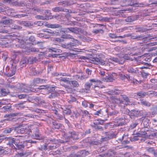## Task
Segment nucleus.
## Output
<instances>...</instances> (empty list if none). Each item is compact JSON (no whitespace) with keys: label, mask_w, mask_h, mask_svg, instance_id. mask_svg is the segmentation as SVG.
Returning <instances> with one entry per match:
<instances>
[{"label":"nucleus","mask_w":157,"mask_h":157,"mask_svg":"<svg viewBox=\"0 0 157 157\" xmlns=\"http://www.w3.org/2000/svg\"><path fill=\"white\" fill-rule=\"evenodd\" d=\"M26 58L23 59L20 61V64L21 67H25L26 64Z\"/></svg>","instance_id":"4c0bfd02"},{"label":"nucleus","mask_w":157,"mask_h":157,"mask_svg":"<svg viewBox=\"0 0 157 157\" xmlns=\"http://www.w3.org/2000/svg\"><path fill=\"white\" fill-rule=\"evenodd\" d=\"M44 142L46 144H50V145L48 146V148L49 150L55 149L58 147L60 145V143H63L64 141L61 140L56 139H44Z\"/></svg>","instance_id":"f257e3e1"},{"label":"nucleus","mask_w":157,"mask_h":157,"mask_svg":"<svg viewBox=\"0 0 157 157\" xmlns=\"http://www.w3.org/2000/svg\"><path fill=\"white\" fill-rule=\"evenodd\" d=\"M128 135L127 134L124 135L122 137V138L120 139V140H123L124 142L125 143H128L129 142L126 139L128 138Z\"/></svg>","instance_id":"c9c22d12"},{"label":"nucleus","mask_w":157,"mask_h":157,"mask_svg":"<svg viewBox=\"0 0 157 157\" xmlns=\"http://www.w3.org/2000/svg\"><path fill=\"white\" fill-rule=\"evenodd\" d=\"M92 83H89V82H86L84 85L85 89L89 91Z\"/></svg>","instance_id":"f704fd0d"},{"label":"nucleus","mask_w":157,"mask_h":157,"mask_svg":"<svg viewBox=\"0 0 157 157\" xmlns=\"http://www.w3.org/2000/svg\"><path fill=\"white\" fill-rule=\"evenodd\" d=\"M53 128L56 129H59L61 126V124L56 122H53Z\"/></svg>","instance_id":"58836bf2"},{"label":"nucleus","mask_w":157,"mask_h":157,"mask_svg":"<svg viewBox=\"0 0 157 157\" xmlns=\"http://www.w3.org/2000/svg\"><path fill=\"white\" fill-rule=\"evenodd\" d=\"M34 24L39 26H41L43 25V21H36L34 22Z\"/></svg>","instance_id":"864d4df0"},{"label":"nucleus","mask_w":157,"mask_h":157,"mask_svg":"<svg viewBox=\"0 0 157 157\" xmlns=\"http://www.w3.org/2000/svg\"><path fill=\"white\" fill-rule=\"evenodd\" d=\"M138 17L139 16L137 15L129 16L125 19V20L127 22H130L136 20Z\"/></svg>","instance_id":"dca6fc26"},{"label":"nucleus","mask_w":157,"mask_h":157,"mask_svg":"<svg viewBox=\"0 0 157 157\" xmlns=\"http://www.w3.org/2000/svg\"><path fill=\"white\" fill-rule=\"evenodd\" d=\"M128 112V114L130 117H137L138 114H139L140 112V111L139 110H133L131 111L127 109Z\"/></svg>","instance_id":"9b49d317"},{"label":"nucleus","mask_w":157,"mask_h":157,"mask_svg":"<svg viewBox=\"0 0 157 157\" xmlns=\"http://www.w3.org/2000/svg\"><path fill=\"white\" fill-rule=\"evenodd\" d=\"M110 99L112 100L113 102H115L117 104L118 103L121 99L120 98H116L115 96L113 95L111 96L110 97Z\"/></svg>","instance_id":"2f4dec72"},{"label":"nucleus","mask_w":157,"mask_h":157,"mask_svg":"<svg viewBox=\"0 0 157 157\" xmlns=\"http://www.w3.org/2000/svg\"><path fill=\"white\" fill-rule=\"evenodd\" d=\"M13 118L12 117V115H10V117H8L7 118L3 120L2 121V122H6L7 121H12Z\"/></svg>","instance_id":"bf43d9fd"},{"label":"nucleus","mask_w":157,"mask_h":157,"mask_svg":"<svg viewBox=\"0 0 157 157\" xmlns=\"http://www.w3.org/2000/svg\"><path fill=\"white\" fill-rule=\"evenodd\" d=\"M38 88L40 89V90L41 89H47L48 90L50 91V89H51V87L48 86H41Z\"/></svg>","instance_id":"8fccbe9b"},{"label":"nucleus","mask_w":157,"mask_h":157,"mask_svg":"<svg viewBox=\"0 0 157 157\" xmlns=\"http://www.w3.org/2000/svg\"><path fill=\"white\" fill-rule=\"evenodd\" d=\"M144 4L143 3H136L133 4V5L136 7H143Z\"/></svg>","instance_id":"338daca9"},{"label":"nucleus","mask_w":157,"mask_h":157,"mask_svg":"<svg viewBox=\"0 0 157 157\" xmlns=\"http://www.w3.org/2000/svg\"><path fill=\"white\" fill-rule=\"evenodd\" d=\"M127 71L129 73H131L133 74H137L139 73V70L137 68H133L131 67H129L127 69Z\"/></svg>","instance_id":"ddd939ff"},{"label":"nucleus","mask_w":157,"mask_h":157,"mask_svg":"<svg viewBox=\"0 0 157 157\" xmlns=\"http://www.w3.org/2000/svg\"><path fill=\"white\" fill-rule=\"evenodd\" d=\"M117 104L119 106L123 108H124L126 105V104L124 103V101L121 99Z\"/></svg>","instance_id":"ea45409f"},{"label":"nucleus","mask_w":157,"mask_h":157,"mask_svg":"<svg viewBox=\"0 0 157 157\" xmlns=\"http://www.w3.org/2000/svg\"><path fill=\"white\" fill-rule=\"evenodd\" d=\"M17 142L15 143L16 147L14 146V147H15L16 149H21L22 148H24V145L21 144V143H20L19 140H17Z\"/></svg>","instance_id":"5701e85b"},{"label":"nucleus","mask_w":157,"mask_h":157,"mask_svg":"<svg viewBox=\"0 0 157 157\" xmlns=\"http://www.w3.org/2000/svg\"><path fill=\"white\" fill-rule=\"evenodd\" d=\"M104 120L100 119L95 120L93 123V124L92 125V126L96 129L102 130V127L98 126V125L102 124L104 123Z\"/></svg>","instance_id":"20e7f679"},{"label":"nucleus","mask_w":157,"mask_h":157,"mask_svg":"<svg viewBox=\"0 0 157 157\" xmlns=\"http://www.w3.org/2000/svg\"><path fill=\"white\" fill-rule=\"evenodd\" d=\"M83 152V151H81L77 153L73 152L68 156V157H81L82 156Z\"/></svg>","instance_id":"4468645a"},{"label":"nucleus","mask_w":157,"mask_h":157,"mask_svg":"<svg viewBox=\"0 0 157 157\" xmlns=\"http://www.w3.org/2000/svg\"><path fill=\"white\" fill-rule=\"evenodd\" d=\"M52 10L54 12H59V11L64 10V9L59 7H56L52 9Z\"/></svg>","instance_id":"09e8293b"},{"label":"nucleus","mask_w":157,"mask_h":157,"mask_svg":"<svg viewBox=\"0 0 157 157\" xmlns=\"http://www.w3.org/2000/svg\"><path fill=\"white\" fill-rule=\"evenodd\" d=\"M104 81H106V82H111L113 81V78L110 76H106L104 78Z\"/></svg>","instance_id":"e433bc0d"},{"label":"nucleus","mask_w":157,"mask_h":157,"mask_svg":"<svg viewBox=\"0 0 157 157\" xmlns=\"http://www.w3.org/2000/svg\"><path fill=\"white\" fill-rule=\"evenodd\" d=\"M18 0H4V2L13 5H16L18 4Z\"/></svg>","instance_id":"b1692460"},{"label":"nucleus","mask_w":157,"mask_h":157,"mask_svg":"<svg viewBox=\"0 0 157 157\" xmlns=\"http://www.w3.org/2000/svg\"><path fill=\"white\" fill-rule=\"evenodd\" d=\"M12 29H20L22 28V27L21 26L17 25L15 24H13L11 26Z\"/></svg>","instance_id":"de8ad7c7"},{"label":"nucleus","mask_w":157,"mask_h":157,"mask_svg":"<svg viewBox=\"0 0 157 157\" xmlns=\"http://www.w3.org/2000/svg\"><path fill=\"white\" fill-rule=\"evenodd\" d=\"M18 43L16 45V46L17 48H25L26 47V43L22 40L17 39Z\"/></svg>","instance_id":"9d476101"},{"label":"nucleus","mask_w":157,"mask_h":157,"mask_svg":"<svg viewBox=\"0 0 157 157\" xmlns=\"http://www.w3.org/2000/svg\"><path fill=\"white\" fill-rule=\"evenodd\" d=\"M89 81L90 82V83H98L100 82H101V81L100 80H97L95 78L90 79L89 80Z\"/></svg>","instance_id":"5fc2aeb1"},{"label":"nucleus","mask_w":157,"mask_h":157,"mask_svg":"<svg viewBox=\"0 0 157 157\" xmlns=\"http://www.w3.org/2000/svg\"><path fill=\"white\" fill-rule=\"evenodd\" d=\"M73 43L71 42L67 45H63V47L66 48L70 50L78 52V49L75 48L74 47L79 44V41L76 39H73Z\"/></svg>","instance_id":"f03ea898"},{"label":"nucleus","mask_w":157,"mask_h":157,"mask_svg":"<svg viewBox=\"0 0 157 157\" xmlns=\"http://www.w3.org/2000/svg\"><path fill=\"white\" fill-rule=\"evenodd\" d=\"M66 90L67 92L71 93L73 91V89L70 87H67L66 88Z\"/></svg>","instance_id":"e2e57ef3"},{"label":"nucleus","mask_w":157,"mask_h":157,"mask_svg":"<svg viewBox=\"0 0 157 157\" xmlns=\"http://www.w3.org/2000/svg\"><path fill=\"white\" fill-rule=\"evenodd\" d=\"M21 84L20 83H17V85L13 86L10 84H8L7 86L9 88H17L18 89H21V90H22V88L20 86Z\"/></svg>","instance_id":"7c9ffc66"},{"label":"nucleus","mask_w":157,"mask_h":157,"mask_svg":"<svg viewBox=\"0 0 157 157\" xmlns=\"http://www.w3.org/2000/svg\"><path fill=\"white\" fill-rule=\"evenodd\" d=\"M147 131L148 133V134L147 135V138L150 139H153L155 138H157V132H156L155 129L154 130L153 129Z\"/></svg>","instance_id":"423d86ee"},{"label":"nucleus","mask_w":157,"mask_h":157,"mask_svg":"<svg viewBox=\"0 0 157 157\" xmlns=\"http://www.w3.org/2000/svg\"><path fill=\"white\" fill-rule=\"evenodd\" d=\"M11 107V106L10 105L9 106L8 105H6L5 106L3 107V108L6 111H8L9 110L10 108Z\"/></svg>","instance_id":"69168bd1"},{"label":"nucleus","mask_w":157,"mask_h":157,"mask_svg":"<svg viewBox=\"0 0 157 157\" xmlns=\"http://www.w3.org/2000/svg\"><path fill=\"white\" fill-rule=\"evenodd\" d=\"M27 61V63L29 64H31L35 62L37 60L36 57H29L26 58Z\"/></svg>","instance_id":"a878e982"},{"label":"nucleus","mask_w":157,"mask_h":157,"mask_svg":"<svg viewBox=\"0 0 157 157\" xmlns=\"http://www.w3.org/2000/svg\"><path fill=\"white\" fill-rule=\"evenodd\" d=\"M119 90L118 89H115L109 91V93L111 94L117 95L120 93Z\"/></svg>","instance_id":"c756f323"},{"label":"nucleus","mask_w":157,"mask_h":157,"mask_svg":"<svg viewBox=\"0 0 157 157\" xmlns=\"http://www.w3.org/2000/svg\"><path fill=\"white\" fill-rule=\"evenodd\" d=\"M28 89H25L24 90H22L23 91L26 92H28L29 91L34 92H37L40 91V89L37 88H34L32 87H29Z\"/></svg>","instance_id":"412c9836"},{"label":"nucleus","mask_w":157,"mask_h":157,"mask_svg":"<svg viewBox=\"0 0 157 157\" xmlns=\"http://www.w3.org/2000/svg\"><path fill=\"white\" fill-rule=\"evenodd\" d=\"M139 104L142 105L143 106L147 107H149L151 105V103L149 102L144 100H140V101L138 102Z\"/></svg>","instance_id":"2eb2a0df"},{"label":"nucleus","mask_w":157,"mask_h":157,"mask_svg":"<svg viewBox=\"0 0 157 157\" xmlns=\"http://www.w3.org/2000/svg\"><path fill=\"white\" fill-rule=\"evenodd\" d=\"M119 76L120 77V78L122 80H124L126 78V75H125L123 74H119Z\"/></svg>","instance_id":"0e129e2a"},{"label":"nucleus","mask_w":157,"mask_h":157,"mask_svg":"<svg viewBox=\"0 0 157 157\" xmlns=\"http://www.w3.org/2000/svg\"><path fill=\"white\" fill-rule=\"evenodd\" d=\"M103 114V112L101 109H100L96 111L94 113V115H97L98 116H101Z\"/></svg>","instance_id":"a18cd8bd"},{"label":"nucleus","mask_w":157,"mask_h":157,"mask_svg":"<svg viewBox=\"0 0 157 157\" xmlns=\"http://www.w3.org/2000/svg\"><path fill=\"white\" fill-rule=\"evenodd\" d=\"M122 58L125 60H129L130 59V57L128 54H125L122 56Z\"/></svg>","instance_id":"6e6d98bb"},{"label":"nucleus","mask_w":157,"mask_h":157,"mask_svg":"<svg viewBox=\"0 0 157 157\" xmlns=\"http://www.w3.org/2000/svg\"><path fill=\"white\" fill-rule=\"evenodd\" d=\"M73 77L74 78H75L80 80H82L87 78V77L84 75H82L80 76L78 75H75Z\"/></svg>","instance_id":"79ce46f5"},{"label":"nucleus","mask_w":157,"mask_h":157,"mask_svg":"<svg viewBox=\"0 0 157 157\" xmlns=\"http://www.w3.org/2000/svg\"><path fill=\"white\" fill-rule=\"evenodd\" d=\"M98 20L100 21H108L109 19L107 17H99Z\"/></svg>","instance_id":"774afa93"},{"label":"nucleus","mask_w":157,"mask_h":157,"mask_svg":"<svg viewBox=\"0 0 157 157\" xmlns=\"http://www.w3.org/2000/svg\"><path fill=\"white\" fill-rule=\"evenodd\" d=\"M67 134L68 139L72 138L74 140H76L78 138L77 133L72 130L69 131Z\"/></svg>","instance_id":"6e6552de"},{"label":"nucleus","mask_w":157,"mask_h":157,"mask_svg":"<svg viewBox=\"0 0 157 157\" xmlns=\"http://www.w3.org/2000/svg\"><path fill=\"white\" fill-rule=\"evenodd\" d=\"M69 78H60L59 79V81L60 82H61V81H63V82H69V80H68V79Z\"/></svg>","instance_id":"052dcab7"},{"label":"nucleus","mask_w":157,"mask_h":157,"mask_svg":"<svg viewBox=\"0 0 157 157\" xmlns=\"http://www.w3.org/2000/svg\"><path fill=\"white\" fill-rule=\"evenodd\" d=\"M148 133L147 131L145 130L144 128H143L141 129V130L139 131L137 134L138 136L141 137L145 135L147 137V135L148 134Z\"/></svg>","instance_id":"6ab92c4d"},{"label":"nucleus","mask_w":157,"mask_h":157,"mask_svg":"<svg viewBox=\"0 0 157 157\" xmlns=\"http://www.w3.org/2000/svg\"><path fill=\"white\" fill-rule=\"evenodd\" d=\"M62 17V15H54L52 16V18H53L54 17L58 20H59L61 19Z\"/></svg>","instance_id":"680f3d73"},{"label":"nucleus","mask_w":157,"mask_h":157,"mask_svg":"<svg viewBox=\"0 0 157 157\" xmlns=\"http://www.w3.org/2000/svg\"><path fill=\"white\" fill-rule=\"evenodd\" d=\"M33 125H28L25 127L21 128V126L18 127H15V132L17 134H23L26 131L27 128L30 129L31 128H33Z\"/></svg>","instance_id":"7ed1b4c3"},{"label":"nucleus","mask_w":157,"mask_h":157,"mask_svg":"<svg viewBox=\"0 0 157 157\" xmlns=\"http://www.w3.org/2000/svg\"><path fill=\"white\" fill-rule=\"evenodd\" d=\"M92 32L97 34L99 32L103 33V31L102 29H95L92 31Z\"/></svg>","instance_id":"603ef678"},{"label":"nucleus","mask_w":157,"mask_h":157,"mask_svg":"<svg viewBox=\"0 0 157 157\" xmlns=\"http://www.w3.org/2000/svg\"><path fill=\"white\" fill-rule=\"evenodd\" d=\"M13 130L15 131V127L6 128L3 131V133L4 134H9Z\"/></svg>","instance_id":"bb28decb"},{"label":"nucleus","mask_w":157,"mask_h":157,"mask_svg":"<svg viewBox=\"0 0 157 157\" xmlns=\"http://www.w3.org/2000/svg\"><path fill=\"white\" fill-rule=\"evenodd\" d=\"M46 80L43 79H40L39 78H36L34 79L33 82L34 84H40L44 83L45 82Z\"/></svg>","instance_id":"c85d7f7f"},{"label":"nucleus","mask_w":157,"mask_h":157,"mask_svg":"<svg viewBox=\"0 0 157 157\" xmlns=\"http://www.w3.org/2000/svg\"><path fill=\"white\" fill-rule=\"evenodd\" d=\"M43 25L48 27L52 29L61 28L62 26L58 24H49L47 22L43 21Z\"/></svg>","instance_id":"1a4fd4ad"},{"label":"nucleus","mask_w":157,"mask_h":157,"mask_svg":"<svg viewBox=\"0 0 157 157\" xmlns=\"http://www.w3.org/2000/svg\"><path fill=\"white\" fill-rule=\"evenodd\" d=\"M151 93L150 91L146 92L141 91L136 93V94L137 96L140 97H144L146 95H147L149 96H150L151 94Z\"/></svg>","instance_id":"a211bd4d"},{"label":"nucleus","mask_w":157,"mask_h":157,"mask_svg":"<svg viewBox=\"0 0 157 157\" xmlns=\"http://www.w3.org/2000/svg\"><path fill=\"white\" fill-rule=\"evenodd\" d=\"M14 107L18 110H21L25 108V106L22 103H18L15 104Z\"/></svg>","instance_id":"cd10ccee"},{"label":"nucleus","mask_w":157,"mask_h":157,"mask_svg":"<svg viewBox=\"0 0 157 157\" xmlns=\"http://www.w3.org/2000/svg\"><path fill=\"white\" fill-rule=\"evenodd\" d=\"M104 137L102 138V139L103 141H107L109 139L113 138L115 137V136L113 132H105L104 133Z\"/></svg>","instance_id":"39448f33"},{"label":"nucleus","mask_w":157,"mask_h":157,"mask_svg":"<svg viewBox=\"0 0 157 157\" xmlns=\"http://www.w3.org/2000/svg\"><path fill=\"white\" fill-rule=\"evenodd\" d=\"M68 83L73 88H78L79 86L78 82L76 80L69 81Z\"/></svg>","instance_id":"aec40b11"},{"label":"nucleus","mask_w":157,"mask_h":157,"mask_svg":"<svg viewBox=\"0 0 157 157\" xmlns=\"http://www.w3.org/2000/svg\"><path fill=\"white\" fill-rule=\"evenodd\" d=\"M15 73V70L14 68H11L9 72L7 74V76L9 77H11L14 75Z\"/></svg>","instance_id":"72a5a7b5"},{"label":"nucleus","mask_w":157,"mask_h":157,"mask_svg":"<svg viewBox=\"0 0 157 157\" xmlns=\"http://www.w3.org/2000/svg\"><path fill=\"white\" fill-rule=\"evenodd\" d=\"M121 96L127 103L126 105H134L135 101L134 100H132V101H131V100L129 99L128 97L125 94L121 95Z\"/></svg>","instance_id":"0eeeda50"},{"label":"nucleus","mask_w":157,"mask_h":157,"mask_svg":"<svg viewBox=\"0 0 157 157\" xmlns=\"http://www.w3.org/2000/svg\"><path fill=\"white\" fill-rule=\"evenodd\" d=\"M17 140H18L16 138H10L8 139V144L11 146L13 147V146L14 147V145H13V144H14L15 145V143L16 142H17Z\"/></svg>","instance_id":"393cba45"},{"label":"nucleus","mask_w":157,"mask_h":157,"mask_svg":"<svg viewBox=\"0 0 157 157\" xmlns=\"http://www.w3.org/2000/svg\"><path fill=\"white\" fill-rule=\"evenodd\" d=\"M132 38L133 39H136L138 40L140 39H144V36L141 35L137 36H132Z\"/></svg>","instance_id":"37998d69"},{"label":"nucleus","mask_w":157,"mask_h":157,"mask_svg":"<svg viewBox=\"0 0 157 157\" xmlns=\"http://www.w3.org/2000/svg\"><path fill=\"white\" fill-rule=\"evenodd\" d=\"M36 18L37 19H41L42 20H48L49 19L48 17H44L43 16L40 15H37L36 17Z\"/></svg>","instance_id":"49530a36"},{"label":"nucleus","mask_w":157,"mask_h":157,"mask_svg":"<svg viewBox=\"0 0 157 157\" xmlns=\"http://www.w3.org/2000/svg\"><path fill=\"white\" fill-rule=\"evenodd\" d=\"M70 32L75 33H78L79 32L78 29L76 27H71L70 28Z\"/></svg>","instance_id":"c03bdc74"},{"label":"nucleus","mask_w":157,"mask_h":157,"mask_svg":"<svg viewBox=\"0 0 157 157\" xmlns=\"http://www.w3.org/2000/svg\"><path fill=\"white\" fill-rule=\"evenodd\" d=\"M25 116L29 118H37L38 117V116L33 115L31 114H29L25 115Z\"/></svg>","instance_id":"3c124183"},{"label":"nucleus","mask_w":157,"mask_h":157,"mask_svg":"<svg viewBox=\"0 0 157 157\" xmlns=\"http://www.w3.org/2000/svg\"><path fill=\"white\" fill-rule=\"evenodd\" d=\"M63 109V114L65 115H70L71 113V110L69 109L65 108Z\"/></svg>","instance_id":"473e14b6"},{"label":"nucleus","mask_w":157,"mask_h":157,"mask_svg":"<svg viewBox=\"0 0 157 157\" xmlns=\"http://www.w3.org/2000/svg\"><path fill=\"white\" fill-rule=\"evenodd\" d=\"M28 153L25 151H22L20 153H18L17 155L18 157H22L23 156H27Z\"/></svg>","instance_id":"a19ab883"},{"label":"nucleus","mask_w":157,"mask_h":157,"mask_svg":"<svg viewBox=\"0 0 157 157\" xmlns=\"http://www.w3.org/2000/svg\"><path fill=\"white\" fill-rule=\"evenodd\" d=\"M157 44V42H155L152 43H149L147 44L146 45V48H149V47H150L151 46L155 45Z\"/></svg>","instance_id":"13d9d810"},{"label":"nucleus","mask_w":157,"mask_h":157,"mask_svg":"<svg viewBox=\"0 0 157 157\" xmlns=\"http://www.w3.org/2000/svg\"><path fill=\"white\" fill-rule=\"evenodd\" d=\"M10 20H5L3 21L0 22L1 24H2L5 25L8 24L10 23Z\"/></svg>","instance_id":"4d7b16f0"},{"label":"nucleus","mask_w":157,"mask_h":157,"mask_svg":"<svg viewBox=\"0 0 157 157\" xmlns=\"http://www.w3.org/2000/svg\"><path fill=\"white\" fill-rule=\"evenodd\" d=\"M9 93V90L5 89H1L0 90V96H5Z\"/></svg>","instance_id":"4be33fe9"},{"label":"nucleus","mask_w":157,"mask_h":157,"mask_svg":"<svg viewBox=\"0 0 157 157\" xmlns=\"http://www.w3.org/2000/svg\"><path fill=\"white\" fill-rule=\"evenodd\" d=\"M128 122V120L125 119L124 117V119L121 118L119 119L117 122V126H122L126 124Z\"/></svg>","instance_id":"f3484780"},{"label":"nucleus","mask_w":157,"mask_h":157,"mask_svg":"<svg viewBox=\"0 0 157 157\" xmlns=\"http://www.w3.org/2000/svg\"><path fill=\"white\" fill-rule=\"evenodd\" d=\"M93 63L95 64H104V61L100 58H93L92 59Z\"/></svg>","instance_id":"f8f14e48"}]
</instances>
